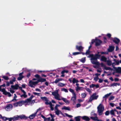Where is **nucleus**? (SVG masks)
<instances>
[{"label":"nucleus","mask_w":121,"mask_h":121,"mask_svg":"<svg viewBox=\"0 0 121 121\" xmlns=\"http://www.w3.org/2000/svg\"><path fill=\"white\" fill-rule=\"evenodd\" d=\"M112 94V93H110L109 94H107L105 95L103 97V99H105V100H106V99L111 94Z\"/></svg>","instance_id":"5701e85b"},{"label":"nucleus","mask_w":121,"mask_h":121,"mask_svg":"<svg viewBox=\"0 0 121 121\" xmlns=\"http://www.w3.org/2000/svg\"><path fill=\"white\" fill-rule=\"evenodd\" d=\"M12 105L10 104L7 105L5 108V109L7 111H9L11 110L12 108Z\"/></svg>","instance_id":"f8f14e48"},{"label":"nucleus","mask_w":121,"mask_h":121,"mask_svg":"<svg viewBox=\"0 0 121 121\" xmlns=\"http://www.w3.org/2000/svg\"><path fill=\"white\" fill-rule=\"evenodd\" d=\"M108 65L110 66L112 64V62L110 60L106 61Z\"/></svg>","instance_id":"58836bf2"},{"label":"nucleus","mask_w":121,"mask_h":121,"mask_svg":"<svg viewBox=\"0 0 121 121\" xmlns=\"http://www.w3.org/2000/svg\"><path fill=\"white\" fill-rule=\"evenodd\" d=\"M84 89V88L82 87L79 86L76 88V90L77 91H83Z\"/></svg>","instance_id":"412c9836"},{"label":"nucleus","mask_w":121,"mask_h":121,"mask_svg":"<svg viewBox=\"0 0 121 121\" xmlns=\"http://www.w3.org/2000/svg\"><path fill=\"white\" fill-rule=\"evenodd\" d=\"M114 97L112 96H111L109 99V100L110 101L113 100L114 98Z\"/></svg>","instance_id":"3c124183"},{"label":"nucleus","mask_w":121,"mask_h":121,"mask_svg":"<svg viewBox=\"0 0 121 121\" xmlns=\"http://www.w3.org/2000/svg\"><path fill=\"white\" fill-rule=\"evenodd\" d=\"M23 73V72H22L19 73V77L17 78V80H21L24 77V76L22 75Z\"/></svg>","instance_id":"6ab92c4d"},{"label":"nucleus","mask_w":121,"mask_h":121,"mask_svg":"<svg viewBox=\"0 0 121 121\" xmlns=\"http://www.w3.org/2000/svg\"><path fill=\"white\" fill-rule=\"evenodd\" d=\"M81 117L80 116H78L74 117V118L76 121H80V118Z\"/></svg>","instance_id":"f704fd0d"},{"label":"nucleus","mask_w":121,"mask_h":121,"mask_svg":"<svg viewBox=\"0 0 121 121\" xmlns=\"http://www.w3.org/2000/svg\"><path fill=\"white\" fill-rule=\"evenodd\" d=\"M48 105H50L51 110H53L54 108L52 107L53 105L52 104V103L51 102H50V103L49 104H48Z\"/></svg>","instance_id":"a19ab883"},{"label":"nucleus","mask_w":121,"mask_h":121,"mask_svg":"<svg viewBox=\"0 0 121 121\" xmlns=\"http://www.w3.org/2000/svg\"><path fill=\"white\" fill-rule=\"evenodd\" d=\"M62 110H65L69 111L70 110V108L69 107H67L65 106H64L62 107Z\"/></svg>","instance_id":"393cba45"},{"label":"nucleus","mask_w":121,"mask_h":121,"mask_svg":"<svg viewBox=\"0 0 121 121\" xmlns=\"http://www.w3.org/2000/svg\"><path fill=\"white\" fill-rule=\"evenodd\" d=\"M11 87L13 90H17L19 87V85L17 84H16L14 85H11Z\"/></svg>","instance_id":"9d476101"},{"label":"nucleus","mask_w":121,"mask_h":121,"mask_svg":"<svg viewBox=\"0 0 121 121\" xmlns=\"http://www.w3.org/2000/svg\"><path fill=\"white\" fill-rule=\"evenodd\" d=\"M19 118V116H14L13 117H11V119H12L13 121L17 120Z\"/></svg>","instance_id":"c85d7f7f"},{"label":"nucleus","mask_w":121,"mask_h":121,"mask_svg":"<svg viewBox=\"0 0 121 121\" xmlns=\"http://www.w3.org/2000/svg\"><path fill=\"white\" fill-rule=\"evenodd\" d=\"M81 117L83 120H90V118L86 116Z\"/></svg>","instance_id":"2f4dec72"},{"label":"nucleus","mask_w":121,"mask_h":121,"mask_svg":"<svg viewBox=\"0 0 121 121\" xmlns=\"http://www.w3.org/2000/svg\"><path fill=\"white\" fill-rule=\"evenodd\" d=\"M6 82V86H9L10 84H11L10 82H9L8 81H7Z\"/></svg>","instance_id":"864d4df0"},{"label":"nucleus","mask_w":121,"mask_h":121,"mask_svg":"<svg viewBox=\"0 0 121 121\" xmlns=\"http://www.w3.org/2000/svg\"><path fill=\"white\" fill-rule=\"evenodd\" d=\"M98 95H96V94L94 93L90 96L89 100V101L91 102L94 99H96L98 98Z\"/></svg>","instance_id":"6e6552de"},{"label":"nucleus","mask_w":121,"mask_h":121,"mask_svg":"<svg viewBox=\"0 0 121 121\" xmlns=\"http://www.w3.org/2000/svg\"><path fill=\"white\" fill-rule=\"evenodd\" d=\"M19 118H20L21 119H23L25 117V116L24 115H22L19 116Z\"/></svg>","instance_id":"49530a36"},{"label":"nucleus","mask_w":121,"mask_h":121,"mask_svg":"<svg viewBox=\"0 0 121 121\" xmlns=\"http://www.w3.org/2000/svg\"><path fill=\"white\" fill-rule=\"evenodd\" d=\"M13 105L15 107H17L18 106H19L18 102L14 103Z\"/></svg>","instance_id":"bf43d9fd"},{"label":"nucleus","mask_w":121,"mask_h":121,"mask_svg":"<svg viewBox=\"0 0 121 121\" xmlns=\"http://www.w3.org/2000/svg\"><path fill=\"white\" fill-rule=\"evenodd\" d=\"M90 53V51L89 50H88L86 52V55H89Z\"/></svg>","instance_id":"69168bd1"},{"label":"nucleus","mask_w":121,"mask_h":121,"mask_svg":"<svg viewBox=\"0 0 121 121\" xmlns=\"http://www.w3.org/2000/svg\"><path fill=\"white\" fill-rule=\"evenodd\" d=\"M95 85L94 84H92L90 85V88H93L95 86Z\"/></svg>","instance_id":"4d7b16f0"},{"label":"nucleus","mask_w":121,"mask_h":121,"mask_svg":"<svg viewBox=\"0 0 121 121\" xmlns=\"http://www.w3.org/2000/svg\"><path fill=\"white\" fill-rule=\"evenodd\" d=\"M17 102L18 103L19 106H22L23 104L26 103V102L25 101H25L22 100Z\"/></svg>","instance_id":"2eb2a0df"},{"label":"nucleus","mask_w":121,"mask_h":121,"mask_svg":"<svg viewBox=\"0 0 121 121\" xmlns=\"http://www.w3.org/2000/svg\"><path fill=\"white\" fill-rule=\"evenodd\" d=\"M106 35L109 38H110L111 36V34L109 33L107 34Z\"/></svg>","instance_id":"338daca9"},{"label":"nucleus","mask_w":121,"mask_h":121,"mask_svg":"<svg viewBox=\"0 0 121 121\" xmlns=\"http://www.w3.org/2000/svg\"><path fill=\"white\" fill-rule=\"evenodd\" d=\"M90 118L92 120L95 121H99V119H98V118L97 116L95 117H91Z\"/></svg>","instance_id":"aec40b11"},{"label":"nucleus","mask_w":121,"mask_h":121,"mask_svg":"<svg viewBox=\"0 0 121 121\" xmlns=\"http://www.w3.org/2000/svg\"><path fill=\"white\" fill-rule=\"evenodd\" d=\"M110 112L111 115H115L114 111L113 110H111Z\"/></svg>","instance_id":"a18cd8bd"},{"label":"nucleus","mask_w":121,"mask_h":121,"mask_svg":"<svg viewBox=\"0 0 121 121\" xmlns=\"http://www.w3.org/2000/svg\"><path fill=\"white\" fill-rule=\"evenodd\" d=\"M62 80L63 79L62 78H59L56 79L54 81V82L56 84L59 82L62 81Z\"/></svg>","instance_id":"473e14b6"},{"label":"nucleus","mask_w":121,"mask_h":121,"mask_svg":"<svg viewBox=\"0 0 121 121\" xmlns=\"http://www.w3.org/2000/svg\"><path fill=\"white\" fill-rule=\"evenodd\" d=\"M86 94L85 93H83L81 94V96L83 98H84L86 96Z\"/></svg>","instance_id":"37998d69"},{"label":"nucleus","mask_w":121,"mask_h":121,"mask_svg":"<svg viewBox=\"0 0 121 121\" xmlns=\"http://www.w3.org/2000/svg\"><path fill=\"white\" fill-rule=\"evenodd\" d=\"M39 110V109H38L37 111H36V112L30 115L29 117V118L31 119H32L34 118L36 115L37 112Z\"/></svg>","instance_id":"dca6fc26"},{"label":"nucleus","mask_w":121,"mask_h":121,"mask_svg":"<svg viewBox=\"0 0 121 121\" xmlns=\"http://www.w3.org/2000/svg\"><path fill=\"white\" fill-rule=\"evenodd\" d=\"M89 56L91 57V63L93 64L96 65H93V67L95 68H98L100 64L97 61V59L99 58L100 56L98 54H96L94 56L93 54H90Z\"/></svg>","instance_id":"f257e3e1"},{"label":"nucleus","mask_w":121,"mask_h":121,"mask_svg":"<svg viewBox=\"0 0 121 121\" xmlns=\"http://www.w3.org/2000/svg\"><path fill=\"white\" fill-rule=\"evenodd\" d=\"M33 93L34 95H37L38 96H39L40 95V93H38L35 92H34Z\"/></svg>","instance_id":"13d9d810"},{"label":"nucleus","mask_w":121,"mask_h":121,"mask_svg":"<svg viewBox=\"0 0 121 121\" xmlns=\"http://www.w3.org/2000/svg\"><path fill=\"white\" fill-rule=\"evenodd\" d=\"M101 53L102 54H108V52H98V54H98L100 56V55L99 54V53Z\"/></svg>","instance_id":"c03bdc74"},{"label":"nucleus","mask_w":121,"mask_h":121,"mask_svg":"<svg viewBox=\"0 0 121 121\" xmlns=\"http://www.w3.org/2000/svg\"><path fill=\"white\" fill-rule=\"evenodd\" d=\"M9 91L10 92L12 93H14L15 92L13 90L11 89V88L10 89Z\"/></svg>","instance_id":"774afa93"},{"label":"nucleus","mask_w":121,"mask_h":121,"mask_svg":"<svg viewBox=\"0 0 121 121\" xmlns=\"http://www.w3.org/2000/svg\"><path fill=\"white\" fill-rule=\"evenodd\" d=\"M38 83V82L37 81H29L28 85L31 87H34Z\"/></svg>","instance_id":"423d86ee"},{"label":"nucleus","mask_w":121,"mask_h":121,"mask_svg":"<svg viewBox=\"0 0 121 121\" xmlns=\"http://www.w3.org/2000/svg\"><path fill=\"white\" fill-rule=\"evenodd\" d=\"M58 89L55 90L52 93V94L54 96V98L56 99L60 100L62 99L65 103L67 104H69L70 103V102L66 98H64L60 96L58 94Z\"/></svg>","instance_id":"f03ea898"},{"label":"nucleus","mask_w":121,"mask_h":121,"mask_svg":"<svg viewBox=\"0 0 121 121\" xmlns=\"http://www.w3.org/2000/svg\"><path fill=\"white\" fill-rule=\"evenodd\" d=\"M34 97V96L32 95L29 98L27 99L26 100H25V101L26 102V104H25V105H31L32 104L31 103V101Z\"/></svg>","instance_id":"0eeeda50"},{"label":"nucleus","mask_w":121,"mask_h":121,"mask_svg":"<svg viewBox=\"0 0 121 121\" xmlns=\"http://www.w3.org/2000/svg\"><path fill=\"white\" fill-rule=\"evenodd\" d=\"M65 115L66 116H67L69 118H71L73 117L71 115H69L67 113L65 114Z\"/></svg>","instance_id":"0e129e2a"},{"label":"nucleus","mask_w":121,"mask_h":121,"mask_svg":"<svg viewBox=\"0 0 121 121\" xmlns=\"http://www.w3.org/2000/svg\"><path fill=\"white\" fill-rule=\"evenodd\" d=\"M14 96L13 97V99L12 100V101H13L14 100H16V98L17 97V96L15 94H14Z\"/></svg>","instance_id":"5fc2aeb1"},{"label":"nucleus","mask_w":121,"mask_h":121,"mask_svg":"<svg viewBox=\"0 0 121 121\" xmlns=\"http://www.w3.org/2000/svg\"><path fill=\"white\" fill-rule=\"evenodd\" d=\"M85 89L87 91L89 92L90 94H91V92L90 89L87 87H86L85 88Z\"/></svg>","instance_id":"79ce46f5"},{"label":"nucleus","mask_w":121,"mask_h":121,"mask_svg":"<svg viewBox=\"0 0 121 121\" xmlns=\"http://www.w3.org/2000/svg\"><path fill=\"white\" fill-rule=\"evenodd\" d=\"M81 53L79 52H73V54L74 55H77L79 54H80Z\"/></svg>","instance_id":"09e8293b"},{"label":"nucleus","mask_w":121,"mask_h":121,"mask_svg":"<svg viewBox=\"0 0 121 121\" xmlns=\"http://www.w3.org/2000/svg\"><path fill=\"white\" fill-rule=\"evenodd\" d=\"M109 114V112L108 111H107L105 112V114L106 115H108Z\"/></svg>","instance_id":"680f3d73"},{"label":"nucleus","mask_w":121,"mask_h":121,"mask_svg":"<svg viewBox=\"0 0 121 121\" xmlns=\"http://www.w3.org/2000/svg\"><path fill=\"white\" fill-rule=\"evenodd\" d=\"M41 99L43 101L45 102V103L46 105H48L50 103V102L51 103V102L46 97H41Z\"/></svg>","instance_id":"1a4fd4ad"},{"label":"nucleus","mask_w":121,"mask_h":121,"mask_svg":"<svg viewBox=\"0 0 121 121\" xmlns=\"http://www.w3.org/2000/svg\"><path fill=\"white\" fill-rule=\"evenodd\" d=\"M16 81V78H15L13 77L12 79L10 80L9 82L10 84H13V82Z\"/></svg>","instance_id":"72a5a7b5"},{"label":"nucleus","mask_w":121,"mask_h":121,"mask_svg":"<svg viewBox=\"0 0 121 121\" xmlns=\"http://www.w3.org/2000/svg\"><path fill=\"white\" fill-rule=\"evenodd\" d=\"M91 115L92 116H93L94 117L96 116H97V114L93 112H92L91 113Z\"/></svg>","instance_id":"603ef678"},{"label":"nucleus","mask_w":121,"mask_h":121,"mask_svg":"<svg viewBox=\"0 0 121 121\" xmlns=\"http://www.w3.org/2000/svg\"><path fill=\"white\" fill-rule=\"evenodd\" d=\"M2 78L5 80H8L9 79V78L7 76H3Z\"/></svg>","instance_id":"8fccbe9b"},{"label":"nucleus","mask_w":121,"mask_h":121,"mask_svg":"<svg viewBox=\"0 0 121 121\" xmlns=\"http://www.w3.org/2000/svg\"><path fill=\"white\" fill-rule=\"evenodd\" d=\"M98 79V77H96L94 78V80L95 81H97Z\"/></svg>","instance_id":"e2e57ef3"},{"label":"nucleus","mask_w":121,"mask_h":121,"mask_svg":"<svg viewBox=\"0 0 121 121\" xmlns=\"http://www.w3.org/2000/svg\"><path fill=\"white\" fill-rule=\"evenodd\" d=\"M55 111L56 114L58 115H59L60 113H61V111L58 109Z\"/></svg>","instance_id":"4c0bfd02"},{"label":"nucleus","mask_w":121,"mask_h":121,"mask_svg":"<svg viewBox=\"0 0 121 121\" xmlns=\"http://www.w3.org/2000/svg\"><path fill=\"white\" fill-rule=\"evenodd\" d=\"M78 82L79 81L78 79H77L74 78H73L72 80V82L73 84H74L75 83H78Z\"/></svg>","instance_id":"bb28decb"},{"label":"nucleus","mask_w":121,"mask_h":121,"mask_svg":"<svg viewBox=\"0 0 121 121\" xmlns=\"http://www.w3.org/2000/svg\"><path fill=\"white\" fill-rule=\"evenodd\" d=\"M0 91L2 92L3 94L6 95H7L9 97H10L11 96V95L10 93L7 92L4 88L1 89L0 86Z\"/></svg>","instance_id":"20e7f679"},{"label":"nucleus","mask_w":121,"mask_h":121,"mask_svg":"<svg viewBox=\"0 0 121 121\" xmlns=\"http://www.w3.org/2000/svg\"><path fill=\"white\" fill-rule=\"evenodd\" d=\"M100 65L101 66L103 67L104 68V69H105L106 70H108L110 69L111 68L109 67H107L103 63H101Z\"/></svg>","instance_id":"9b49d317"},{"label":"nucleus","mask_w":121,"mask_h":121,"mask_svg":"<svg viewBox=\"0 0 121 121\" xmlns=\"http://www.w3.org/2000/svg\"><path fill=\"white\" fill-rule=\"evenodd\" d=\"M94 42L95 43L96 46H98L102 42L100 40L95 39H92L91 40V44H93Z\"/></svg>","instance_id":"39448f33"},{"label":"nucleus","mask_w":121,"mask_h":121,"mask_svg":"<svg viewBox=\"0 0 121 121\" xmlns=\"http://www.w3.org/2000/svg\"><path fill=\"white\" fill-rule=\"evenodd\" d=\"M66 85V84H64L60 82H59L57 84V85L58 86L60 87L64 86Z\"/></svg>","instance_id":"7c9ffc66"},{"label":"nucleus","mask_w":121,"mask_h":121,"mask_svg":"<svg viewBox=\"0 0 121 121\" xmlns=\"http://www.w3.org/2000/svg\"><path fill=\"white\" fill-rule=\"evenodd\" d=\"M116 71L117 73H121V68L118 67L116 69Z\"/></svg>","instance_id":"c9c22d12"},{"label":"nucleus","mask_w":121,"mask_h":121,"mask_svg":"<svg viewBox=\"0 0 121 121\" xmlns=\"http://www.w3.org/2000/svg\"><path fill=\"white\" fill-rule=\"evenodd\" d=\"M69 90L70 92L72 93L73 95H75L76 94L74 92L73 90L71 88H70L69 89Z\"/></svg>","instance_id":"e433bc0d"},{"label":"nucleus","mask_w":121,"mask_h":121,"mask_svg":"<svg viewBox=\"0 0 121 121\" xmlns=\"http://www.w3.org/2000/svg\"><path fill=\"white\" fill-rule=\"evenodd\" d=\"M50 117H48L46 119H44V121H50Z\"/></svg>","instance_id":"052dcab7"},{"label":"nucleus","mask_w":121,"mask_h":121,"mask_svg":"<svg viewBox=\"0 0 121 121\" xmlns=\"http://www.w3.org/2000/svg\"><path fill=\"white\" fill-rule=\"evenodd\" d=\"M113 41L116 44H118L120 40L117 38H114L113 40Z\"/></svg>","instance_id":"b1692460"},{"label":"nucleus","mask_w":121,"mask_h":121,"mask_svg":"<svg viewBox=\"0 0 121 121\" xmlns=\"http://www.w3.org/2000/svg\"><path fill=\"white\" fill-rule=\"evenodd\" d=\"M76 48L79 51H82L83 48L82 46H78L77 45L76 46Z\"/></svg>","instance_id":"4be33fe9"},{"label":"nucleus","mask_w":121,"mask_h":121,"mask_svg":"<svg viewBox=\"0 0 121 121\" xmlns=\"http://www.w3.org/2000/svg\"><path fill=\"white\" fill-rule=\"evenodd\" d=\"M120 84L119 83H113L110 86V87L116 86H119Z\"/></svg>","instance_id":"a878e982"},{"label":"nucleus","mask_w":121,"mask_h":121,"mask_svg":"<svg viewBox=\"0 0 121 121\" xmlns=\"http://www.w3.org/2000/svg\"><path fill=\"white\" fill-rule=\"evenodd\" d=\"M0 118L2 119L4 121H5L8 120V118L2 116L0 114Z\"/></svg>","instance_id":"cd10ccee"},{"label":"nucleus","mask_w":121,"mask_h":121,"mask_svg":"<svg viewBox=\"0 0 121 121\" xmlns=\"http://www.w3.org/2000/svg\"><path fill=\"white\" fill-rule=\"evenodd\" d=\"M73 96L71 98V100L73 102V104L74 105L75 104V101L76 99V94L75 95H73Z\"/></svg>","instance_id":"ddd939ff"},{"label":"nucleus","mask_w":121,"mask_h":121,"mask_svg":"<svg viewBox=\"0 0 121 121\" xmlns=\"http://www.w3.org/2000/svg\"><path fill=\"white\" fill-rule=\"evenodd\" d=\"M80 61L84 63L86 61V59L85 57H83L80 60Z\"/></svg>","instance_id":"ea45409f"},{"label":"nucleus","mask_w":121,"mask_h":121,"mask_svg":"<svg viewBox=\"0 0 121 121\" xmlns=\"http://www.w3.org/2000/svg\"><path fill=\"white\" fill-rule=\"evenodd\" d=\"M107 58L104 56H102L100 58V60L104 62L106 61Z\"/></svg>","instance_id":"c756f323"},{"label":"nucleus","mask_w":121,"mask_h":121,"mask_svg":"<svg viewBox=\"0 0 121 121\" xmlns=\"http://www.w3.org/2000/svg\"><path fill=\"white\" fill-rule=\"evenodd\" d=\"M116 65H118L120 63V61H119L118 60H117L115 62Z\"/></svg>","instance_id":"6e6d98bb"},{"label":"nucleus","mask_w":121,"mask_h":121,"mask_svg":"<svg viewBox=\"0 0 121 121\" xmlns=\"http://www.w3.org/2000/svg\"><path fill=\"white\" fill-rule=\"evenodd\" d=\"M97 108L99 115H102L104 109V107L103 105L101 104H100L97 107Z\"/></svg>","instance_id":"7ed1b4c3"},{"label":"nucleus","mask_w":121,"mask_h":121,"mask_svg":"<svg viewBox=\"0 0 121 121\" xmlns=\"http://www.w3.org/2000/svg\"><path fill=\"white\" fill-rule=\"evenodd\" d=\"M114 46H109V48L108 49V52H111L112 51L114 50Z\"/></svg>","instance_id":"4468645a"},{"label":"nucleus","mask_w":121,"mask_h":121,"mask_svg":"<svg viewBox=\"0 0 121 121\" xmlns=\"http://www.w3.org/2000/svg\"><path fill=\"white\" fill-rule=\"evenodd\" d=\"M62 91H64L65 92H68V91L67 89L65 88H63L61 90Z\"/></svg>","instance_id":"de8ad7c7"},{"label":"nucleus","mask_w":121,"mask_h":121,"mask_svg":"<svg viewBox=\"0 0 121 121\" xmlns=\"http://www.w3.org/2000/svg\"><path fill=\"white\" fill-rule=\"evenodd\" d=\"M46 81V80L45 79L40 78L38 79L37 82H38V83L39 82H42Z\"/></svg>","instance_id":"a211bd4d"},{"label":"nucleus","mask_w":121,"mask_h":121,"mask_svg":"<svg viewBox=\"0 0 121 121\" xmlns=\"http://www.w3.org/2000/svg\"><path fill=\"white\" fill-rule=\"evenodd\" d=\"M23 91L22 93H23V94L21 95L20 97H23L24 98H27V95H26V93L24 91Z\"/></svg>","instance_id":"f3484780"}]
</instances>
